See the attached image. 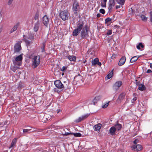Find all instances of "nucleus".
I'll list each match as a JSON object with an SVG mask.
<instances>
[{
  "label": "nucleus",
  "instance_id": "25",
  "mask_svg": "<svg viewBox=\"0 0 152 152\" xmlns=\"http://www.w3.org/2000/svg\"><path fill=\"white\" fill-rule=\"evenodd\" d=\"M113 69L106 76V78L107 79L111 78L113 76Z\"/></svg>",
  "mask_w": 152,
  "mask_h": 152
},
{
  "label": "nucleus",
  "instance_id": "60",
  "mask_svg": "<svg viewBox=\"0 0 152 152\" xmlns=\"http://www.w3.org/2000/svg\"><path fill=\"white\" fill-rule=\"evenodd\" d=\"M62 75H64V74H63H63H62Z\"/></svg>",
  "mask_w": 152,
  "mask_h": 152
},
{
  "label": "nucleus",
  "instance_id": "34",
  "mask_svg": "<svg viewBox=\"0 0 152 152\" xmlns=\"http://www.w3.org/2000/svg\"><path fill=\"white\" fill-rule=\"evenodd\" d=\"M89 115L90 114H86L82 115V116L83 118L84 119H85L86 118H87L89 116Z\"/></svg>",
  "mask_w": 152,
  "mask_h": 152
},
{
  "label": "nucleus",
  "instance_id": "6",
  "mask_svg": "<svg viewBox=\"0 0 152 152\" xmlns=\"http://www.w3.org/2000/svg\"><path fill=\"white\" fill-rule=\"evenodd\" d=\"M22 56L20 55L16 57L14 60H12L13 64L15 65L20 66L22 64Z\"/></svg>",
  "mask_w": 152,
  "mask_h": 152
},
{
  "label": "nucleus",
  "instance_id": "20",
  "mask_svg": "<svg viewBox=\"0 0 152 152\" xmlns=\"http://www.w3.org/2000/svg\"><path fill=\"white\" fill-rule=\"evenodd\" d=\"M138 89L140 91H143L145 90L146 88L144 85L141 84L138 86Z\"/></svg>",
  "mask_w": 152,
  "mask_h": 152
},
{
  "label": "nucleus",
  "instance_id": "38",
  "mask_svg": "<svg viewBox=\"0 0 152 152\" xmlns=\"http://www.w3.org/2000/svg\"><path fill=\"white\" fill-rule=\"evenodd\" d=\"M48 116V115H47V114H46L45 115L44 117V118L46 119H47V120H49L50 119V117H48V118H47V116Z\"/></svg>",
  "mask_w": 152,
  "mask_h": 152
},
{
  "label": "nucleus",
  "instance_id": "21",
  "mask_svg": "<svg viewBox=\"0 0 152 152\" xmlns=\"http://www.w3.org/2000/svg\"><path fill=\"white\" fill-rule=\"evenodd\" d=\"M114 126L116 130L119 131L121 129L122 125L119 124H115Z\"/></svg>",
  "mask_w": 152,
  "mask_h": 152
},
{
  "label": "nucleus",
  "instance_id": "1",
  "mask_svg": "<svg viewBox=\"0 0 152 152\" xmlns=\"http://www.w3.org/2000/svg\"><path fill=\"white\" fill-rule=\"evenodd\" d=\"M84 24V23L83 22H80L78 23L77 25V28L73 32L72 35L73 36H77L82 30L81 33V36L82 38H85L88 37L87 26H86L83 28Z\"/></svg>",
  "mask_w": 152,
  "mask_h": 152
},
{
  "label": "nucleus",
  "instance_id": "47",
  "mask_svg": "<svg viewBox=\"0 0 152 152\" xmlns=\"http://www.w3.org/2000/svg\"><path fill=\"white\" fill-rule=\"evenodd\" d=\"M152 72V71L150 69H148L147 71V73H150Z\"/></svg>",
  "mask_w": 152,
  "mask_h": 152
},
{
  "label": "nucleus",
  "instance_id": "10",
  "mask_svg": "<svg viewBox=\"0 0 152 152\" xmlns=\"http://www.w3.org/2000/svg\"><path fill=\"white\" fill-rule=\"evenodd\" d=\"M21 49L20 45L19 43L16 44L14 47L15 52H19Z\"/></svg>",
  "mask_w": 152,
  "mask_h": 152
},
{
  "label": "nucleus",
  "instance_id": "32",
  "mask_svg": "<svg viewBox=\"0 0 152 152\" xmlns=\"http://www.w3.org/2000/svg\"><path fill=\"white\" fill-rule=\"evenodd\" d=\"M109 102H108L106 103L105 104L103 105L102 106V107L103 108H106L108 106Z\"/></svg>",
  "mask_w": 152,
  "mask_h": 152
},
{
  "label": "nucleus",
  "instance_id": "13",
  "mask_svg": "<svg viewBox=\"0 0 152 152\" xmlns=\"http://www.w3.org/2000/svg\"><path fill=\"white\" fill-rule=\"evenodd\" d=\"M40 26V22L38 20L34 26V31L36 32H37Z\"/></svg>",
  "mask_w": 152,
  "mask_h": 152
},
{
  "label": "nucleus",
  "instance_id": "7",
  "mask_svg": "<svg viewBox=\"0 0 152 152\" xmlns=\"http://www.w3.org/2000/svg\"><path fill=\"white\" fill-rule=\"evenodd\" d=\"M69 14L66 10L62 11L60 14V17L63 20H68L69 18Z\"/></svg>",
  "mask_w": 152,
  "mask_h": 152
},
{
  "label": "nucleus",
  "instance_id": "40",
  "mask_svg": "<svg viewBox=\"0 0 152 152\" xmlns=\"http://www.w3.org/2000/svg\"><path fill=\"white\" fill-rule=\"evenodd\" d=\"M67 67L66 66H63L61 69V71H63L66 70L67 69Z\"/></svg>",
  "mask_w": 152,
  "mask_h": 152
},
{
  "label": "nucleus",
  "instance_id": "4",
  "mask_svg": "<svg viewBox=\"0 0 152 152\" xmlns=\"http://www.w3.org/2000/svg\"><path fill=\"white\" fill-rule=\"evenodd\" d=\"M72 9L75 15H78L79 12L80 11V7L78 2L76 1H74Z\"/></svg>",
  "mask_w": 152,
  "mask_h": 152
},
{
  "label": "nucleus",
  "instance_id": "28",
  "mask_svg": "<svg viewBox=\"0 0 152 152\" xmlns=\"http://www.w3.org/2000/svg\"><path fill=\"white\" fill-rule=\"evenodd\" d=\"M85 120L82 116L79 117L78 119L75 120V121L76 123H79L82 121Z\"/></svg>",
  "mask_w": 152,
  "mask_h": 152
},
{
  "label": "nucleus",
  "instance_id": "5",
  "mask_svg": "<svg viewBox=\"0 0 152 152\" xmlns=\"http://www.w3.org/2000/svg\"><path fill=\"white\" fill-rule=\"evenodd\" d=\"M54 84L55 86L58 89L63 90L64 88L67 86V84H63L62 83L60 80H57L54 82Z\"/></svg>",
  "mask_w": 152,
  "mask_h": 152
},
{
  "label": "nucleus",
  "instance_id": "22",
  "mask_svg": "<svg viewBox=\"0 0 152 152\" xmlns=\"http://www.w3.org/2000/svg\"><path fill=\"white\" fill-rule=\"evenodd\" d=\"M67 58L71 61H74L76 60V57L74 56H69Z\"/></svg>",
  "mask_w": 152,
  "mask_h": 152
},
{
  "label": "nucleus",
  "instance_id": "37",
  "mask_svg": "<svg viewBox=\"0 0 152 152\" xmlns=\"http://www.w3.org/2000/svg\"><path fill=\"white\" fill-rule=\"evenodd\" d=\"M31 130V129H23V132L24 133H26L28 132L29 131Z\"/></svg>",
  "mask_w": 152,
  "mask_h": 152
},
{
  "label": "nucleus",
  "instance_id": "9",
  "mask_svg": "<svg viewBox=\"0 0 152 152\" xmlns=\"http://www.w3.org/2000/svg\"><path fill=\"white\" fill-rule=\"evenodd\" d=\"M43 23L44 24L47 26L48 25V23L49 22V19L47 15H45L42 18Z\"/></svg>",
  "mask_w": 152,
  "mask_h": 152
},
{
  "label": "nucleus",
  "instance_id": "52",
  "mask_svg": "<svg viewBox=\"0 0 152 152\" xmlns=\"http://www.w3.org/2000/svg\"><path fill=\"white\" fill-rule=\"evenodd\" d=\"M120 5H117L116 6V9H118L120 8Z\"/></svg>",
  "mask_w": 152,
  "mask_h": 152
},
{
  "label": "nucleus",
  "instance_id": "48",
  "mask_svg": "<svg viewBox=\"0 0 152 152\" xmlns=\"http://www.w3.org/2000/svg\"><path fill=\"white\" fill-rule=\"evenodd\" d=\"M101 14L100 13H98L97 14L96 16L98 18H99L100 17Z\"/></svg>",
  "mask_w": 152,
  "mask_h": 152
},
{
  "label": "nucleus",
  "instance_id": "42",
  "mask_svg": "<svg viewBox=\"0 0 152 152\" xmlns=\"http://www.w3.org/2000/svg\"><path fill=\"white\" fill-rule=\"evenodd\" d=\"M150 13V20L152 22V12H151Z\"/></svg>",
  "mask_w": 152,
  "mask_h": 152
},
{
  "label": "nucleus",
  "instance_id": "17",
  "mask_svg": "<svg viewBox=\"0 0 152 152\" xmlns=\"http://www.w3.org/2000/svg\"><path fill=\"white\" fill-rule=\"evenodd\" d=\"M102 126L101 124L95 125L94 126V129L96 131H99Z\"/></svg>",
  "mask_w": 152,
  "mask_h": 152
},
{
  "label": "nucleus",
  "instance_id": "53",
  "mask_svg": "<svg viewBox=\"0 0 152 152\" xmlns=\"http://www.w3.org/2000/svg\"><path fill=\"white\" fill-rule=\"evenodd\" d=\"M97 64L98 65H99V66H101L102 65L101 63L100 62H99V61L98 62Z\"/></svg>",
  "mask_w": 152,
  "mask_h": 152
},
{
  "label": "nucleus",
  "instance_id": "31",
  "mask_svg": "<svg viewBox=\"0 0 152 152\" xmlns=\"http://www.w3.org/2000/svg\"><path fill=\"white\" fill-rule=\"evenodd\" d=\"M28 39L30 40L32 39H33L34 36L33 35L31 34H29L28 35Z\"/></svg>",
  "mask_w": 152,
  "mask_h": 152
},
{
  "label": "nucleus",
  "instance_id": "44",
  "mask_svg": "<svg viewBox=\"0 0 152 152\" xmlns=\"http://www.w3.org/2000/svg\"><path fill=\"white\" fill-rule=\"evenodd\" d=\"M13 1V0H9L8 2V4L9 5H10L12 4Z\"/></svg>",
  "mask_w": 152,
  "mask_h": 152
},
{
  "label": "nucleus",
  "instance_id": "57",
  "mask_svg": "<svg viewBox=\"0 0 152 152\" xmlns=\"http://www.w3.org/2000/svg\"><path fill=\"white\" fill-rule=\"evenodd\" d=\"M64 83V84H67L66 83V81H64L63 82Z\"/></svg>",
  "mask_w": 152,
  "mask_h": 152
},
{
  "label": "nucleus",
  "instance_id": "24",
  "mask_svg": "<svg viewBox=\"0 0 152 152\" xmlns=\"http://www.w3.org/2000/svg\"><path fill=\"white\" fill-rule=\"evenodd\" d=\"M140 17L141 18L142 20L145 22L147 21L148 18V17L145 16V15L141 14L140 15Z\"/></svg>",
  "mask_w": 152,
  "mask_h": 152
},
{
  "label": "nucleus",
  "instance_id": "56",
  "mask_svg": "<svg viewBox=\"0 0 152 152\" xmlns=\"http://www.w3.org/2000/svg\"><path fill=\"white\" fill-rule=\"evenodd\" d=\"M150 66L151 68H152V64H150Z\"/></svg>",
  "mask_w": 152,
  "mask_h": 152
},
{
  "label": "nucleus",
  "instance_id": "18",
  "mask_svg": "<svg viewBox=\"0 0 152 152\" xmlns=\"http://www.w3.org/2000/svg\"><path fill=\"white\" fill-rule=\"evenodd\" d=\"M17 142V139L16 138L14 139L11 143L10 146L9 147V148L13 147L15 146Z\"/></svg>",
  "mask_w": 152,
  "mask_h": 152
},
{
  "label": "nucleus",
  "instance_id": "33",
  "mask_svg": "<svg viewBox=\"0 0 152 152\" xmlns=\"http://www.w3.org/2000/svg\"><path fill=\"white\" fill-rule=\"evenodd\" d=\"M111 20L112 19L111 18H108L105 20V23H107L108 22H111Z\"/></svg>",
  "mask_w": 152,
  "mask_h": 152
},
{
  "label": "nucleus",
  "instance_id": "11",
  "mask_svg": "<svg viewBox=\"0 0 152 152\" xmlns=\"http://www.w3.org/2000/svg\"><path fill=\"white\" fill-rule=\"evenodd\" d=\"M126 61V58L125 56H123L120 59L119 62L118 63V65L119 66L123 65L125 63Z\"/></svg>",
  "mask_w": 152,
  "mask_h": 152
},
{
  "label": "nucleus",
  "instance_id": "12",
  "mask_svg": "<svg viewBox=\"0 0 152 152\" xmlns=\"http://www.w3.org/2000/svg\"><path fill=\"white\" fill-rule=\"evenodd\" d=\"M63 135H68L70 134H72L73 135L77 137H80L81 136V134L80 133H71L69 132H66L65 133H63L62 132Z\"/></svg>",
  "mask_w": 152,
  "mask_h": 152
},
{
  "label": "nucleus",
  "instance_id": "41",
  "mask_svg": "<svg viewBox=\"0 0 152 152\" xmlns=\"http://www.w3.org/2000/svg\"><path fill=\"white\" fill-rule=\"evenodd\" d=\"M41 50H42V52H44L45 51V45L43 44L41 48Z\"/></svg>",
  "mask_w": 152,
  "mask_h": 152
},
{
  "label": "nucleus",
  "instance_id": "16",
  "mask_svg": "<svg viewBox=\"0 0 152 152\" xmlns=\"http://www.w3.org/2000/svg\"><path fill=\"white\" fill-rule=\"evenodd\" d=\"M116 131V130L115 127L114 126H112L110 128L109 130V134L112 135H114L115 134V132Z\"/></svg>",
  "mask_w": 152,
  "mask_h": 152
},
{
  "label": "nucleus",
  "instance_id": "45",
  "mask_svg": "<svg viewBox=\"0 0 152 152\" xmlns=\"http://www.w3.org/2000/svg\"><path fill=\"white\" fill-rule=\"evenodd\" d=\"M54 91L55 92H56L58 93H59L60 92L59 91V90H58V88H55L54 89Z\"/></svg>",
  "mask_w": 152,
  "mask_h": 152
},
{
  "label": "nucleus",
  "instance_id": "30",
  "mask_svg": "<svg viewBox=\"0 0 152 152\" xmlns=\"http://www.w3.org/2000/svg\"><path fill=\"white\" fill-rule=\"evenodd\" d=\"M144 47V46L142 44V43H140L137 46V49L139 50H140V47L141 48H143Z\"/></svg>",
  "mask_w": 152,
  "mask_h": 152
},
{
  "label": "nucleus",
  "instance_id": "8",
  "mask_svg": "<svg viewBox=\"0 0 152 152\" xmlns=\"http://www.w3.org/2000/svg\"><path fill=\"white\" fill-rule=\"evenodd\" d=\"M122 84V83L121 81H116L113 86V89L116 91L119 88Z\"/></svg>",
  "mask_w": 152,
  "mask_h": 152
},
{
  "label": "nucleus",
  "instance_id": "39",
  "mask_svg": "<svg viewBox=\"0 0 152 152\" xmlns=\"http://www.w3.org/2000/svg\"><path fill=\"white\" fill-rule=\"evenodd\" d=\"M106 3L102 2L101 3V6L103 7H106Z\"/></svg>",
  "mask_w": 152,
  "mask_h": 152
},
{
  "label": "nucleus",
  "instance_id": "35",
  "mask_svg": "<svg viewBox=\"0 0 152 152\" xmlns=\"http://www.w3.org/2000/svg\"><path fill=\"white\" fill-rule=\"evenodd\" d=\"M39 17V15L38 13H37L36 14L35 16L34 17V19L35 20H38V18Z\"/></svg>",
  "mask_w": 152,
  "mask_h": 152
},
{
  "label": "nucleus",
  "instance_id": "26",
  "mask_svg": "<svg viewBox=\"0 0 152 152\" xmlns=\"http://www.w3.org/2000/svg\"><path fill=\"white\" fill-rule=\"evenodd\" d=\"M115 1L119 4L122 6L124 5L125 0H115Z\"/></svg>",
  "mask_w": 152,
  "mask_h": 152
},
{
  "label": "nucleus",
  "instance_id": "19",
  "mask_svg": "<svg viewBox=\"0 0 152 152\" xmlns=\"http://www.w3.org/2000/svg\"><path fill=\"white\" fill-rule=\"evenodd\" d=\"M23 41H24L25 42L28 44H29L30 43V41L28 40V37L27 36L24 35L23 36Z\"/></svg>",
  "mask_w": 152,
  "mask_h": 152
},
{
  "label": "nucleus",
  "instance_id": "59",
  "mask_svg": "<svg viewBox=\"0 0 152 152\" xmlns=\"http://www.w3.org/2000/svg\"><path fill=\"white\" fill-rule=\"evenodd\" d=\"M131 10H132V11H133V10H132V8H131Z\"/></svg>",
  "mask_w": 152,
  "mask_h": 152
},
{
  "label": "nucleus",
  "instance_id": "27",
  "mask_svg": "<svg viewBox=\"0 0 152 152\" xmlns=\"http://www.w3.org/2000/svg\"><path fill=\"white\" fill-rule=\"evenodd\" d=\"M99 61V59L98 58H96L94 60L92 61L91 63L92 65H95L97 64Z\"/></svg>",
  "mask_w": 152,
  "mask_h": 152
},
{
  "label": "nucleus",
  "instance_id": "2",
  "mask_svg": "<svg viewBox=\"0 0 152 152\" xmlns=\"http://www.w3.org/2000/svg\"><path fill=\"white\" fill-rule=\"evenodd\" d=\"M40 57L39 56H34L32 59L31 66L33 68H36L40 63Z\"/></svg>",
  "mask_w": 152,
  "mask_h": 152
},
{
  "label": "nucleus",
  "instance_id": "50",
  "mask_svg": "<svg viewBox=\"0 0 152 152\" xmlns=\"http://www.w3.org/2000/svg\"><path fill=\"white\" fill-rule=\"evenodd\" d=\"M137 99V98L136 97H134V98H133L132 100V101H133V102H134Z\"/></svg>",
  "mask_w": 152,
  "mask_h": 152
},
{
  "label": "nucleus",
  "instance_id": "46",
  "mask_svg": "<svg viewBox=\"0 0 152 152\" xmlns=\"http://www.w3.org/2000/svg\"><path fill=\"white\" fill-rule=\"evenodd\" d=\"M136 84L137 85L139 86V85H140V82L139 81H138L137 80H136Z\"/></svg>",
  "mask_w": 152,
  "mask_h": 152
},
{
  "label": "nucleus",
  "instance_id": "29",
  "mask_svg": "<svg viewBox=\"0 0 152 152\" xmlns=\"http://www.w3.org/2000/svg\"><path fill=\"white\" fill-rule=\"evenodd\" d=\"M125 96V94L124 93H122L120 94L118 98V99H119L120 100H122L124 98V97Z\"/></svg>",
  "mask_w": 152,
  "mask_h": 152
},
{
  "label": "nucleus",
  "instance_id": "58",
  "mask_svg": "<svg viewBox=\"0 0 152 152\" xmlns=\"http://www.w3.org/2000/svg\"><path fill=\"white\" fill-rule=\"evenodd\" d=\"M12 71H13L14 72H15V70H12Z\"/></svg>",
  "mask_w": 152,
  "mask_h": 152
},
{
  "label": "nucleus",
  "instance_id": "23",
  "mask_svg": "<svg viewBox=\"0 0 152 152\" xmlns=\"http://www.w3.org/2000/svg\"><path fill=\"white\" fill-rule=\"evenodd\" d=\"M139 57H137V56H135L133 57L130 60V62L133 63L136 61Z\"/></svg>",
  "mask_w": 152,
  "mask_h": 152
},
{
  "label": "nucleus",
  "instance_id": "54",
  "mask_svg": "<svg viewBox=\"0 0 152 152\" xmlns=\"http://www.w3.org/2000/svg\"><path fill=\"white\" fill-rule=\"evenodd\" d=\"M60 109H59V110H57V113H59V112H60Z\"/></svg>",
  "mask_w": 152,
  "mask_h": 152
},
{
  "label": "nucleus",
  "instance_id": "3",
  "mask_svg": "<svg viewBox=\"0 0 152 152\" xmlns=\"http://www.w3.org/2000/svg\"><path fill=\"white\" fill-rule=\"evenodd\" d=\"M139 140L137 139H135L134 141V145L131 147L132 150H133L134 151H138L142 149V146L141 145L137 144Z\"/></svg>",
  "mask_w": 152,
  "mask_h": 152
},
{
  "label": "nucleus",
  "instance_id": "51",
  "mask_svg": "<svg viewBox=\"0 0 152 152\" xmlns=\"http://www.w3.org/2000/svg\"><path fill=\"white\" fill-rule=\"evenodd\" d=\"M100 97L99 96H97V97H96L95 98H94V99L95 100H98V99H100Z\"/></svg>",
  "mask_w": 152,
  "mask_h": 152
},
{
  "label": "nucleus",
  "instance_id": "14",
  "mask_svg": "<svg viewBox=\"0 0 152 152\" xmlns=\"http://www.w3.org/2000/svg\"><path fill=\"white\" fill-rule=\"evenodd\" d=\"M20 25V23L18 22L16 23V24L13 27L10 31V33H12L14 31H15L17 29L18 27Z\"/></svg>",
  "mask_w": 152,
  "mask_h": 152
},
{
  "label": "nucleus",
  "instance_id": "43",
  "mask_svg": "<svg viewBox=\"0 0 152 152\" xmlns=\"http://www.w3.org/2000/svg\"><path fill=\"white\" fill-rule=\"evenodd\" d=\"M111 34H112V30H109V31H108L107 32V35H111Z\"/></svg>",
  "mask_w": 152,
  "mask_h": 152
},
{
  "label": "nucleus",
  "instance_id": "49",
  "mask_svg": "<svg viewBox=\"0 0 152 152\" xmlns=\"http://www.w3.org/2000/svg\"><path fill=\"white\" fill-rule=\"evenodd\" d=\"M116 55L114 54H113L111 57L112 58H115V57Z\"/></svg>",
  "mask_w": 152,
  "mask_h": 152
},
{
  "label": "nucleus",
  "instance_id": "36",
  "mask_svg": "<svg viewBox=\"0 0 152 152\" xmlns=\"http://www.w3.org/2000/svg\"><path fill=\"white\" fill-rule=\"evenodd\" d=\"M99 12L103 14H104L105 13V10L103 9H101L100 10Z\"/></svg>",
  "mask_w": 152,
  "mask_h": 152
},
{
  "label": "nucleus",
  "instance_id": "55",
  "mask_svg": "<svg viewBox=\"0 0 152 152\" xmlns=\"http://www.w3.org/2000/svg\"><path fill=\"white\" fill-rule=\"evenodd\" d=\"M107 1V0H103V2H104V3H106Z\"/></svg>",
  "mask_w": 152,
  "mask_h": 152
},
{
  "label": "nucleus",
  "instance_id": "15",
  "mask_svg": "<svg viewBox=\"0 0 152 152\" xmlns=\"http://www.w3.org/2000/svg\"><path fill=\"white\" fill-rule=\"evenodd\" d=\"M115 5V2L114 0H111L110 1V4L109 7H108V9L109 10H111L113 7H114Z\"/></svg>",
  "mask_w": 152,
  "mask_h": 152
}]
</instances>
